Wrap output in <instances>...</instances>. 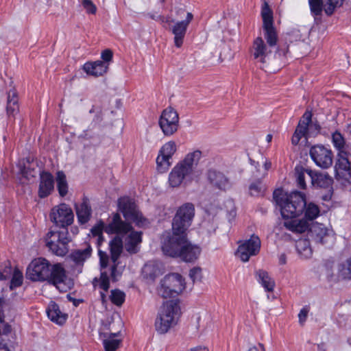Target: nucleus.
Returning a JSON list of instances; mask_svg holds the SVG:
<instances>
[{
	"instance_id": "obj_1",
	"label": "nucleus",
	"mask_w": 351,
	"mask_h": 351,
	"mask_svg": "<svg viewBox=\"0 0 351 351\" xmlns=\"http://www.w3.org/2000/svg\"><path fill=\"white\" fill-rule=\"evenodd\" d=\"M273 197L280 208L282 217L285 219L284 226L293 233H303L308 228L309 223L297 217L304 213L306 201L304 194L299 191L284 193L281 189L274 191Z\"/></svg>"
},
{
	"instance_id": "obj_2",
	"label": "nucleus",
	"mask_w": 351,
	"mask_h": 351,
	"mask_svg": "<svg viewBox=\"0 0 351 351\" xmlns=\"http://www.w3.org/2000/svg\"><path fill=\"white\" fill-rule=\"evenodd\" d=\"M162 250L165 254L173 258H180L187 263L197 259L201 249L193 245L186 238V234L171 235L165 239L162 243Z\"/></svg>"
},
{
	"instance_id": "obj_3",
	"label": "nucleus",
	"mask_w": 351,
	"mask_h": 351,
	"mask_svg": "<svg viewBox=\"0 0 351 351\" xmlns=\"http://www.w3.org/2000/svg\"><path fill=\"white\" fill-rule=\"evenodd\" d=\"M201 156L202 152L199 150H195L189 153L184 160L178 162L169 175L170 186L176 188L191 182Z\"/></svg>"
},
{
	"instance_id": "obj_4",
	"label": "nucleus",
	"mask_w": 351,
	"mask_h": 351,
	"mask_svg": "<svg viewBox=\"0 0 351 351\" xmlns=\"http://www.w3.org/2000/svg\"><path fill=\"white\" fill-rule=\"evenodd\" d=\"M132 229L129 222L123 221L119 213L114 214L110 223L106 227L105 231L109 234H125ZM110 258L112 263L117 262L123 248V239L119 235L115 236L109 243Z\"/></svg>"
},
{
	"instance_id": "obj_5",
	"label": "nucleus",
	"mask_w": 351,
	"mask_h": 351,
	"mask_svg": "<svg viewBox=\"0 0 351 351\" xmlns=\"http://www.w3.org/2000/svg\"><path fill=\"white\" fill-rule=\"evenodd\" d=\"M180 314V308L178 301L169 300L165 302L161 307L155 322V327L160 334H165L169 330L177 324Z\"/></svg>"
},
{
	"instance_id": "obj_6",
	"label": "nucleus",
	"mask_w": 351,
	"mask_h": 351,
	"mask_svg": "<svg viewBox=\"0 0 351 351\" xmlns=\"http://www.w3.org/2000/svg\"><path fill=\"white\" fill-rule=\"evenodd\" d=\"M195 216V206L192 203H185L180 206L173 219L172 235L186 234Z\"/></svg>"
},
{
	"instance_id": "obj_7",
	"label": "nucleus",
	"mask_w": 351,
	"mask_h": 351,
	"mask_svg": "<svg viewBox=\"0 0 351 351\" xmlns=\"http://www.w3.org/2000/svg\"><path fill=\"white\" fill-rule=\"evenodd\" d=\"M46 245L54 254L64 256L69 252V237L67 228L61 230H50L46 236Z\"/></svg>"
},
{
	"instance_id": "obj_8",
	"label": "nucleus",
	"mask_w": 351,
	"mask_h": 351,
	"mask_svg": "<svg viewBox=\"0 0 351 351\" xmlns=\"http://www.w3.org/2000/svg\"><path fill=\"white\" fill-rule=\"evenodd\" d=\"M185 288L182 276L177 273L167 275L161 280L158 293L164 298H173L180 293Z\"/></svg>"
},
{
	"instance_id": "obj_9",
	"label": "nucleus",
	"mask_w": 351,
	"mask_h": 351,
	"mask_svg": "<svg viewBox=\"0 0 351 351\" xmlns=\"http://www.w3.org/2000/svg\"><path fill=\"white\" fill-rule=\"evenodd\" d=\"M118 206L127 221L134 222L140 227L145 224L146 219L139 212L135 202L132 199L129 197L119 198Z\"/></svg>"
},
{
	"instance_id": "obj_10",
	"label": "nucleus",
	"mask_w": 351,
	"mask_h": 351,
	"mask_svg": "<svg viewBox=\"0 0 351 351\" xmlns=\"http://www.w3.org/2000/svg\"><path fill=\"white\" fill-rule=\"evenodd\" d=\"M50 218L57 227L64 229L73 223L74 215L70 206L63 203L52 208Z\"/></svg>"
},
{
	"instance_id": "obj_11",
	"label": "nucleus",
	"mask_w": 351,
	"mask_h": 351,
	"mask_svg": "<svg viewBox=\"0 0 351 351\" xmlns=\"http://www.w3.org/2000/svg\"><path fill=\"white\" fill-rule=\"evenodd\" d=\"M49 262L43 258H39L32 261L29 265L26 276L32 281H45L49 278Z\"/></svg>"
},
{
	"instance_id": "obj_12",
	"label": "nucleus",
	"mask_w": 351,
	"mask_h": 351,
	"mask_svg": "<svg viewBox=\"0 0 351 351\" xmlns=\"http://www.w3.org/2000/svg\"><path fill=\"white\" fill-rule=\"evenodd\" d=\"M261 15L263 22L264 38L269 47H273L277 44L278 35L274 27L272 11L266 3H265L262 8Z\"/></svg>"
},
{
	"instance_id": "obj_13",
	"label": "nucleus",
	"mask_w": 351,
	"mask_h": 351,
	"mask_svg": "<svg viewBox=\"0 0 351 351\" xmlns=\"http://www.w3.org/2000/svg\"><path fill=\"white\" fill-rule=\"evenodd\" d=\"M159 125L165 136H171L177 132L179 125V116L176 110L169 107L165 109L159 119Z\"/></svg>"
},
{
	"instance_id": "obj_14",
	"label": "nucleus",
	"mask_w": 351,
	"mask_h": 351,
	"mask_svg": "<svg viewBox=\"0 0 351 351\" xmlns=\"http://www.w3.org/2000/svg\"><path fill=\"white\" fill-rule=\"evenodd\" d=\"M261 239L255 234L239 245L237 255L243 262L249 261L250 256L258 254L261 249Z\"/></svg>"
},
{
	"instance_id": "obj_15",
	"label": "nucleus",
	"mask_w": 351,
	"mask_h": 351,
	"mask_svg": "<svg viewBox=\"0 0 351 351\" xmlns=\"http://www.w3.org/2000/svg\"><path fill=\"white\" fill-rule=\"evenodd\" d=\"M310 156L315 163L323 169H327L332 164L333 154L332 151L322 145H316L311 147Z\"/></svg>"
},
{
	"instance_id": "obj_16",
	"label": "nucleus",
	"mask_w": 351,
	"mask_h": 351,
	"mask_svg": "<svg viewBox=\"0 0 351 351\" xmlns=\"http://www.w3.org/2000/svg\"><path fill=\"white\" fill-rule=\"evenodd\" d=\"M176 152V144L171 141L166 143L160 148L159 154L156 158L157 170L160 173H165L170 167L173 155Z\"/></svg>"
},
{
	"instance_id": "obj_17",
	"label": "nucleus",
	"mask_w": 351,
	"mask_h": 351,
	"mask_svg": "<svg viewBox=\"0 0 351 351\" xmlns=\"http://www.w3.org/2000/svg\"><path fill=\"white\" fill-rule=\"evenodd\" d=\"M308 176L311 178V184L314 187L328 190V194L323 196V199H330L332 193L333 180L332 177L328 173L316 171H308Z\"/></svg>"
},
{
	"instance_id": "obj_18",
	"label": "nucleus",
	"mask_w": 351,
	"mask_h": 351,
	"mask_svg": "<svg viewBox=\"0 0 351 351\" xmlns=\"http://www.w3.org/2000/svg\"><path fill=\"white\" fill-rule=\"evenodd\" d=\"M308 230V237L316 243L327 245L334 242V236L322 224H313L311 227L308 226L306 230Z\"/></svg>"
},
{
	"instance_id": "obj_19",
	"label": "nucleus",
	"mask_w": 351,
	"mask_h": 351,
	"mask_svg": "<svg viewBox=\"0 0 351 351\" xmlns=\"http://www.w3.org/2000/svg\"><path fill=\"white\" fill-rule=\"evenodd\" d=\"M350 154L347 152H338L335 166L337 178L349 180L351 178Z\"/></svg>"
},
{
	"instance_id": "obj_20",
	"label": "nucleus",
	"mask_w": 351,
	"mask_h": 351,
	"mask_svg": "<svg viewBox=\"0 0 351 351\" xmlns=\"http://www.w3.org/2000/svg\"><path fill=\"white\" fill-rule=\"evenodd\" d=\"M193 19V15L192 13L187 12L185 20L177 21L172 26L171 32L174 35V44L176 47L179 48L182 45L188 26Z\"/></svg>"
},
{
	"instance_id": "obj_21",
	"label": "nucleus",
	"mask_w": 351,
	"mask_h": 351,
	"mask_svg": "<svg viewBox=\"0 0 351 351\" xmlns=\"http://www.w3.org/2000/svg\"><path fill=\"white\" fill-rule=\"evenodd\" d=\"M326 276L329 281L337 282L340 280L351 279V258H348L345 262L338 266V275L335 276L331 273L332 264H326Z\"/></svg>"
},
{
	"instance_id": "obj_22",
	"label": "nucleus",
	"mask_w": 351,
	"mask_h": 351,
	"mask_svg": "<svg viewBox=\"0 0 351 351\" xmlns=\"http://www.w3.org/2000/svg\"><path fill=\"white\" fill-rule=\"evenodd\" d=\"M207 180L212 187L226 191L230 186V182L227 176L222 172L216 169H209L206 173Z\"/></svg>"
},
{
	"instance_id": "obj_23",
	"label": "nucleus",
	"mask_w": 351,
	"mask_h": 351,
	"mask_svg": "<svg viewBox=\"0 0 351 351\" xmlns=\"http://www.w3.org/2000/svg\"><path fill=\"white\" fill-rule=\"evenodd\" d=\"M75 210L80 224L84 225L90 221L92 217V208L86 196H83L80 203L75 204Z\"/></svg>"
},
{
	"instance_id": "obj_24",
	"label": "nucleus",
	"mask_w": 351,
	"mask_h": 351,
	"mask_svg": "<svg viewBox=\"0 0 351 351\" xmlns=\"http://www.w3.org/2000/svg\"><path fill=\"white\" fill-rule=\"evenodd\" d=\"M54 189V179L52 174L48 171H42L40 173V182L38 194L39 197H48Z\"/></svg>"
},
{
	"instance_id": "obj_25",
	"label": "nucleus",
	"mask_w": 351,
	"mask_h": 351,
	"mask_svg": "<svg viewBox=\"0 0 351 351\" xmlns=\"http://www.w3.org/2000/svg\"><path fill=\"white\" fill-rule=\"evenodd\" d=\"M271 53L261 37L256 38L253 43L252 53L254 58L261 63H265L266 59Z\"/></svg>"
},
{
	"instance_id": "obj_26",
	"label": "nucleus",
	"mask_w": 351,
	"mask_h": 351,
	"mask_svg": "<svg viewBox=\"0 0 351 351\" xmlns=\"http://www.w3.org/2000/svg\"><path fill=\"white\" fill-rule=\"evenodd\" d=\"M142 232L132 231L124 241L125 249L130 254H136L139 251V245L142 242Z\"/></svg>"
},
{
	"instance_id": "obj_27",
	"label": "nucleus",
	"mask_w": 351,
	"mask_h": 351,
	"mask_svg": "<svg viewBox=\"0 0 351 351\" xmlns=\"http://www.w3.org/2000/svg\"><path fill=\"white\" fill-rule=\"evenodd\" d=\"M49 276L47 280L56 286L64 282L66 278V271L60 263L50 265Z\"/></svg>"
},
{
	"instance_id": "obj_28",
	"label": "nucleus",
	"mask_w": 351,
	"mask_h": 351,
	"mask_svg": "<svg viewBox=\"0 0 351 351\" xmlns=\"http://www.w3.org/2000/svg\"><path fill=\"white\" fill-rule=\"evenodd\" d=\"M84 71L88 74L95 77L103 75L108 71V64L101 60L93 62H86L83 66Z\"/></svg>"
},
{
	"instance_id": "obj_29",
	"label": "nucleus",
	"mask_w": 351,
	"mask_h": 351,
	"mask_svg": "<svg viewBox=\"0 0 351 351\" xmlns=\"http://www.w3.org/2000/svg\"><path fill=\"white\" fill-rule=\"evenodd\" d=\"M119 334V332H99L106 351H115L119 348L121 340L115 338Z\"/></svg>"
},
{
	"instance_id": "obj_30",
	"label": "nucleus",
	"mask_w": 351,
	"mask_h": 351,
	"mask_svg": "<svg viewBox=\"0 0 351 351\" xmlns=\"http://www.w3.org/2000/svg\"><path fill=\"white\" fill-rule=\"evenodd\" d=\"M47 314L49 319L60 325L63 324L67 319V315L62 313L59 306L54 302L49 304Z\"/></svg>"
},
{
	"instance_id": "obj_31",
	"label": "nucleus",
	"mask_w": 351,
	"mask_h": 351,
	"mask_svg": "<svg viewBox=\"0 0 351 351\" xmlns=\"http://www.w3.org/2000/svg\"><path fill=\"white\" fill-rule=\"evenodd\" d=\"M91 254L92 247L88 244L84 249H78L73 251L70 254V257L76 265H82L90 257Z\"/></svg>"
},
{
	"instance_id": "obj_32",
	"label": "nucleus",
	"mask_w": 351,
	"mask_h": 351,
	"mask_svg": "<svg viewBox=\"0 0 351 351\" xmlns=\"http://www.w3.org/2000/svg\"><path fill=\"white\" fill-rule=\"evenodd\" d=\"M6 110L8 116H14L19 112L18 94L14 89L8 93Z\"/></svg>"
},
{
	"instance_id": "obj_33",
	"label": "nucleus",
	"mask_w": 351,
	"mask_h": 351,
	"mask_svg": "<svg viewBox=\"0 0 351 351\" xmlns=\"http://www.w3.org/2000/svg\"><path fill=\"white\" fill-rule=\"evenodd\" d=\"M256 276H258V281L262 285L266 291H273L275 282L266 271L260 269L256 271Z\"/></svg>"
},
{
	"instance_id": "obj_34",
	"label": "nucleus",
	"mask_w": 351,
	"mask_h": 351,
	"mask_svg": "<svg viewBox=\"0 0 351 351\" xmlns=\"http://www.w3.org/2000/svg\"><path fill=\"white\" fill-rule=\"evenodd\" d=\"M56 183H57V189L58 191V193L60 196L64 197L68 193V183L66 180V177L64 171H58L56 173Z\"/></svg>"
},
{
	"instance_id": "obj_35",
	"label": "nucleus",
	"mask_w": 351,
	"mask_h": 351,
	"mask_svg": "<svg viewBox=\"0 0 351 351\" xmlns=\"http://www.w3.org/2000/svg\"><path fill=\"white\" fill-rule=\"evenodd\" d=\"M304 213L305 217V219H304L306 220L308 222V221H313L319 216V208L318 206L315 204L314 203H306V206H305Z\"/></svg>"
},
{
	"instance_id": "obj_36",
	"label": "nucleus",
	"mask_w": 351,
	"mask_h": 351,
	"mask_svg": "<svg viewBox=\"0 0 351 351\" xmlns=\"http://www.w3.org/2000/svg\"><path fill=\"white\" fill-rule=\"evenodd\" d=\"M311 169H305L302 167H296L295 169V174L298 186L302 189H305L306 184L305 182V173L308 175V171Z\"/></svg>"
},
{
	"instance_id": "obj_37",
	"label": "nucleus",
	"mask_w": 351,
	"mask_h": 351,
	"mask_svg": "<svg viewBox=\"0 0 351 351\" xmlns=\"http://www.w3.org/2000/svg\"><path fill=\"white\" fill-rule=\"evenodd\" d=\"M296 248L300 254L304 258H308L312 254V250L310 247L309 241L306 239H302L296 243Z\"/></svg>"
},
{
	"instance_id": "obj_38",
	"label": "nucleus",
	"mask_w": 351,
	"mask_h": 351,
	"mask_svg": "<svg viewBox=\"0 0 351 351\" xmlns=\"http://www.w3.org/2000/svg\"><path fill=\"white\" fill-rule=\"evenodd\" d=\"M332 141L334 147L338 150L339 152H346L345 138L339 132L336 131L332 133Z\"/></svg>"
},
{
	"instance_id": "obj_39",
	"label": "nucleus",
	"mask_w": 351,
	"mask_h": 351,
	"mask_svg": "<svg viewBox=\"0 0 351 351\" xmlns=\"http://www.w3.org/2000/svg\"><path fill=\"white\" fill-rule=\"evenodd\" d=\"M99 283V286L105 292H107L110 287V280L106 272H101L99 279L95 278L93 281V285L95 287Z\"/></svg>"
},
{
	"instance_id": "obj_40",
	"label": "nucleus",
	"mask_w": 351,
	"mask_h": 351,
	"mask_svg": "<svg viewBox=\"0 0 351 351\" xmlns=\"http://www.w3.org/2000/svg\"><path fill=\"white\" fill-rule=\"evenodd\" d=\"M23 281V276L22 272L18 269H15L12 274V277L10 284V289H14L22 285Z\"/></svg>"
},
{
	"instance_id": "obj_41",
	"label": "nucleus",
	"mask_w": 351,
	"mask_h": 351,
	"mask_svg": "<svg viewBox=\"0 0 351 351\" xmlns=\"http://www.w3.org/2000/svg\"><path fill=\"white\" fill-rule=\"evenodd\" d=\"M104 228V223L102 221H99L96 226L91 228V233L93 237H97V245L100 246L104 241V237L102 235L103 230Z\"/></svg>"
},
{
	"instance_id": "obj_42",
	"label": "nucleus",
	"mask_w": 351,
	"mask_h": 351,
	"mask_svg": "<svg viewBox=\"0 0 351 351\" xmlns=\"http://www.w3.org/2000/svg\"><path fill=\"white\" fill-rule=\"evenodd\" d=\"M343 0H325L324 9L326 14L331 15L337 7L341 6Z\"/></svg>"
},
{
	"instance_id": "obj_43",
	"label": "nucleus",
	"mask_w": 351,
	"mask_h": 351,
	"mask_svg": "<svg viewBox=\"0 0 351 351\" xmlns=\"http://www.w3.org/2000/svg\"><path fill=\"white\" fill-rule=\"evenodd\" d=\"M110 300L115 305L121 306L124 302L125 293L119 289L112 290Z\"/></svg>"
},
{
	"instance_id": "obj_44",
	"label": "nucleus",
	"mask_w": 351,
	"mask_h": 351,
	"mask_svg": "<svg viewBox=\"0 0 351 351\" xmlns=\"http://www.w3.org/2000/svg\"><path fill=\"white\" fill-rule=\"evenodd\" d=\"M12 273V269L10 261L0 265V280L9 278Z\"/></svg>"
},
{
	"instance_id": "obj_45",
	"label": "nucleus",
	"mask_w": 351,
	"mask_h": 351,
	"mask_svg": "<svg viewBox=\"0 0 351 351\" xmlns=\"http://www.w3.org/2000/svg\"><path fill=\"white\" fill-rule=\"evenodd\" d=\"M311 11L315 16L322 14L323 6L322 0H308Z\"/></svg>"
},
{
	"instance_id": "obj_46",
	"label": "nucleus",
	"mask_w": 351,
	"mask_h": 351,
	"mask_svg": "<svg viewBox=\"0 0 351 351\" xmlns=\"http://www.w3.org/2000/svg\"><path fill=\"white\" fill-rule=\"evenodd\" d=\"M189 276L193 282L200 281L202 278V269L199 267H193L190 270Z\"/></svg>"
},
{
	"instance_id": "obj_47",
	"label": "nucleus",
	"mask_w": 351,
	"mask_h": 351,
	"mask_svg": "<svg viewBox=\"0 0 351 351\" xmlns=\"http://www.w3.org/2000/svg\"><path fill=\"white\" fill-rule=\"evenodd\" d=\"M82 4L88 14L96 13L97 8L91 0H82Z\"/></svg>"
},
{
	"instance_id": "obj_48",
	"label": "nucleus",
	"mask_w": 351,
	"mask_h": 351,
	"mask_svg": "<svg viewBox=\"0 0 351 351\" xmlns=\"http://www.w3.org/2000/svg\"><path fill=\"white\" fill-rule=\"evenodd\" d=\"M98 255L99 256L100 265L102 268H106L108 263V255L106 252L98 250Z\"/></svg>"
},
{
	"instance_id": "obj_49",
	"label": "nucleus",
	"mask_w": 351,
	"mask_h": 351,
	"mask_svg": "<svg viewBox=\"0 0 351 351\" xmlns=\"http://www.w3.org/2000/svg\"><path fill=\"white\" fill-rule=\"evenodd\" d=\"M154 266L152 265H145L143 272L145 274V275L149 277L151 279H154L157 274L154 271Z\"/></svg>"
},
{
	"instance_id": "obj_50",
	"label": "nucleus",
	"mask_w": 351,
	"mask_h": 351,
	"mask_svg": "<svg viewBox=\"0 0 351 351\" xmlns=\"http://www.w3.org/2000/svg\"><path fill=\"white\" fill-rule=\"evenodd\" d=\"M112 56H113V53L109 49H106L101 52V58L103 60L102 62L107 64L108 65V62L112 60Z\"/></svg>"
},
{
	"instance_id": "obj_51",
	"label": "nucleus",
	"mask_w": 351,
	"mask_h": 351,
	"mask_svg": "<svg viewBox=\"0 0 351 351\" xmlns=\"http://www.w3.org/2000/svg\"><path fill=\"white\" fill-rule=\"evenodd\" d=\"M312 114L311 112L306 111L304 113L302 119L299 121V124L308 127L311 122Z\"/></svg>"
},
{
	"instance_id": "obj_52",
	"label": "nucleus",
	"mask_w": 351,
	"mask_h": 351,
	"mask_svg": "<svg viewBox=\"0 0 351 351\" xmlns=\"http://www.w3.org/2000/svg\"><path fill=\"white\" fill-rule=\"evenodd\" d=\"M249 189H250V193L251 195H254V196L258 195L261 193V183L255 182V183L251 184L249 187Z\"/></svg>"
},
{
	"instance_id": "obj_53",
	"label": "nucleus",
	"mask_w": 351,
	"mask_h": 351,
	"mask_svg": "<svg viewBox=\"0 0 351 351\" xmlns=\"http://www.w3.org/2000/svg\"><path fill=\"white\" fill-rule=\"evenodd\" d=\"M308 311L309 309L307 307H304L300 310L298 314L299 322L300 324L303 325L306 322Z\"/></svg>"
},
{
	"instance_id": "obj_54",
	"label": "nucleus",
	"mask_w": 351,
	"mask_h": 351,
	"mask_svg": "<svg viewBox=\"0 0 351 351\" xmlns=\"http://www.w3.org/2000/svg\"><path fill=\"white\" fill-rule=\"evenodd\" d=\"M307 131H308L307 126H304V125H300L298 123L295 132L299 134L300 135H301L302 136H304L306 135V134L307 133Z\"/></svg>"
},
{
	"instance_id": "obj_55",
	"label": "nucleus",
	"mask_w": 351,
	"mask_h": 351,
	"mask_svg": "<svg viewBox=\"0 0 351 351\" xmlns=\"http://www.w3.org/2000/svg\"><path fill=\"white\" fill-rule=\"evenodd\" d=\"M288 50H289L288 46L285 45L283 47L279 46L277 49L276 53L279 56H285L286 53L288 52Z\"/></svg>"
},
{
	"instance_id": "obj_56",
	"label": "nucleus",
	"mask_w": 351,
	"mask_h": 351,
	"mask_svg": "<svg viewBox=\"0 0 351 351\" xmlns=\"http://www.w3.org/2000/svg\"><path fill=\"white\" fill-rule=\"evenodd\" d=\"M302 136L300 135L299 134L296 133V132H294L293 136H292V138H291V142H292V144L293 145H298L300 141V139L302 138Z\"/></svg>"
},
{
	"instance_id": "obj_57",
	"label": "nucleus",
	"mask_w": 351,
	"mask_h": 351,
	"mask_svg": "<svg viewBox=\"0 0 351 351\" xmlns=\"http://www.w3.org/2000/svg\"><path fill=\"white\" fill-rule=\"evenodd\" d=\"M118 263L117 262L113 263V265L111 267V277L113 280H116V272Z\"/></svg>"
},
{
	"instance_id": "obj_58",
	"label": "nucleus",
	"mask_w": 351,
	"mask_h": 351,
	"mask_svg": "<svg viewBox=\"0 0 351 351\" xmlns=\"http://www.w3.org/2000/svg\"><path fill=\"white\" fill-rule=\"evenodd\" d=\"M279 264L285 265L287 263V256L285 254H281L279 256Z\"/></svg>"
},
{
	"instance_id": "obj_59",
	"label": "nucleus",
	"mask_w": 351,
	"mask_h": 351,
	"mask_svg": "<svg viewBox=\"0 0 351 351\" xmlns=\"http://www.w3.org/2000/svg\"><path fill=\"white\" fill-rule=\"evenodd\" d=\"M188 351H208V349L206 347L197 346L189 349Z\"/></svg>"
},
{
	"instance_id": "obj_60",
	"label": "nucleus",
	"mask_w": 351,
	"mask_h": 351,
	"mask_svg": "<svg viewBox=\"0 0 351 351\" xmlns=\"http://www.w3.org/2000/svg\"><path fill=\"white\" fill-rule=\"evenodd\" d=\"M264 167L266 171L269 170L271 167V162L267 160L264 163Z\"/></svg>"
},
{
	"instance_id": "obj_61",
	"label": "nucleus",
	"mask_w": 351,
	"mask_h": 351,
	"mask_svg": "<svg viewBox=\"0 0 351 351\" xmlns=\"http://www.w3.org/2000/svg\"><path fill=\"white\" fill-rule=\"evenodd\" d=\"M11 332V326L8 324L5 325L3 328V332L8 334Z\"/></svg>"
},
{
	"instance_id": "obj_62",
	"label": "nucleus",
	"mask_w": 351,
	"mask_h": 351,
	"mask_svg": "<svg viewBox=\"0 0 351 351\" xmlns=\"http://www.w3.org/2000/svg\"><path fill=\"white\" fill-rule=\"evenodd\" d=\"M0 351H10L8 346L5 343H0Z\"/></svg>"
},
{
	"instance_id": "obj_63",
	"label": "nucleus",
	"mask_w": 351,
	"mask_h": 351,
	"mask_svg": "<svg viewBox=\"0 0 351 351\" xmlns=\"http://www.w3.org/2000/svg\"><path fill=\"white\" fill-rule=\"evenodd\" d=\"M346 132L351 136V124H348L346 129Z\"/></svg>"
},
{
	"instance_id": "obj_64",
	"label": "nucleus",
	"mask_w": 351,
	"mask_h": 351,
	"mask_svg": "<svg viewBox=\"0 0 351 351\" xmlns=\"http://www.w3.org/2000/svg\"><path fill=\"white\" fill-rule=\"evenodd\" d=\"M247 351H259L258 348L256 346L250 347Z\"/></svg>"
}]
</instances>
